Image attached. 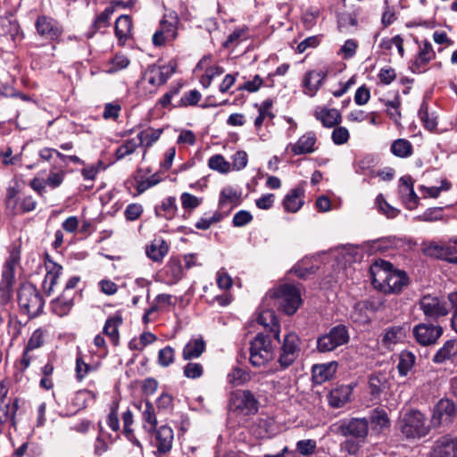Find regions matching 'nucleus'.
I'll use <instances>...</instances> for the list:
<instances>
[{
  "instance_id": "1",
  "label": "nucleus",
  "mask_w": 457,
  "mask_h": 457,
  "mask_svg": "<svg viewBox=\"0 0 457 457\" xmlns=\"http://www.w3.org/2000/svg\"><path fill=\"white\" fill-rule=\"evenodd\" d=\"M372 284L386 294H399L410 283L407 273L386 261H376L370 269Z\"/></svg>"
},
{
  "instance_id": "2",
  "label": "nucleus",
  "mask_w": 457,
  "mask_h": 457,
  "mask_svg": "<svg viewBox=\"0 0 457 457\" xmlns=\"http://www.w3.org/2000/svg\"><path fill=\"white\" fill-rule=\"evenodd\" d=\"M369 431L367 418H351L340 420L337 424L336 432L345 437V440L340 444L341 451L349 455H358L367 441Z\"/></svg>"
},
{
  "instance_id": "3",
  "label": "nucleus",
  "mask_w": 457,
  "mask_h": 457,
  "mask_svg": "<svg viewBox=\"0 0 457 457\" xmlns=\"http://www.w3.org/2000/svg\"><path fill=\"white\" fill-rule=\"evenodd\" d=\"M397 427L407 439H420L428 435L431 430L426 415L419 410H411L404 413L399 419Z\"/></svg>"
},
{
  "instance_id": "4",
  "label": "nucleus",
  "mask_w": 457,
  "mask_h": 457,
  "mask_svg": "<svg viewBox=\"0 0 457 457\" xmlns=\"http://www.w3.org/2000/svg\"><path fill=\"white\" fill-rule=\"evenodd\" d=\"M268 295L276 301L278 308L287 315L295 313L302 303L300 290L292 284H281L270 290Z\"/></svg>"
},
{
  "instance_id": "5",
  "label": "nucleus",
  "mask_w": 457,
  "mask_h": 457,
  "mask_svg": "<svg viewBox=\"0 0 457 457\" xmlns=\"http://www.w3.org/2000/svg\"><path fill=\"white\" fill-rule=\"evenodd\" d=\"M18 303L21 312L29 319H33L43 312L45 301L36 286L32 283H25L19 288Z\"/></svg>"
},
{
  "instance_id": "6",
  "label": "nucleus",
  "mask_w": 457,
  "mask_h": 457,
  "mask_svg": "<svg viewBox=\"0 0 457 457\" xmlns=\"http://www.w3.org/2000/svg\"><path fill=\"white\" fill-rule=\"evenodd\" d=\"M249 361L252 366L259 368L273 359V347L270 336L258 333L250 342Z\"/></svg>"
},
{
  "instance_id": "7",
  "label": "nucleus",
  "mask_w": 457,
  "mask_h": 457,
  "mask_svg": "<svg viewBox=\"0 0 457 457\" xmlns=\"http://www.w3.org/2000/svg\"><path fill=\"white\" fill-rule=\"evenodd\" d=\"M350 340L346 326L339 324L332 327L328 333L317 338V350L320 353H328L346 345Z\"/></svg>"
},
{
  "instance_id": "8",
  "label": "nucleus",
  "mask_w": 457,
  "mask_h": 457,
  "mask_svg": "<svg viewBox=\"0 0 457 457\" xmlns=\"http://www.w3.org/2000/svg\"><path fill=\"white\" fill-rule=\"evenodd\" d=\"M19 261L20 253L12 250L4 264L0 281V303L3 304L6 303L12 296V285L14 282V269Z\"/></svg>"
},
{
  "instance_id": "9",
  "label": "nucleus",
  "mask_w": 457,
  "mask_h": 457,
  "mask_svg": "<svg viewBox=\"0 0 457 457\" xmlns=\"http://www.w3.org/2000/svg\"><path fill=\"white\" fill-rule=\"evenodd\" d=\"M229 409L239 415L255 414L258 411V401L249 390L235 391L229 398Z\"/></svg>"
},
{
  "instance_id": "10",
  "label": "nucleus",
  "mask_w": 457,
  "mask_h": 457,
  "mask_svg": "<svg viewBox=\"0 0 457 457\" xmlns=\"http://www.w3.org/2000/svg\"><path fill=\"white\" fill-rule=\"evenodd\" d=\"M179 19L175 12L164 15L159 24V29L153 35V44L162 46L168 41H173L178 37Z\"/></svg>"
},
{
  "instance_id": "11",
  "label": "nucleus",
  "mask_w": 457,
  "mask_h": 457,
  "mask_svg": "<svg viewBox=\"0 0 457 457\" xmlns=\"http://www.w3.org/2000/svg\"><path fill=\"white\" fill-rule=\"evenodd\" d=\"M456 416V408L453 401L441 399L434 406L430 419L431 428H436L450 425Z\"/></svg>"
},
{
  "instance_id": "12",
  "label": "nucleus",
  "mask_w": 457,
  "mask_h": 457,
  "mask_svg": "<svg viewBox=\"0 0 457 457\" xmlns=\"http://www.w3.org/2000/svg\"><path fill=\"white\" fill-rule=\"evenodd\" d=\"M419 305L426 318L432 320H437L449 313L447 303L436 295L429 294L423 295L419 302Z\"/></svg>"
},
{
  "instance_id": "13",
  "label": "nucleus",
  "mask_w": 457,
  "mask_h": 457,
  "mask_svg": "<svg viewBox=\"0 0 457 457\" xmlns=\"http://www.w3.org/2000/svg\"><path fill=\"white\" fill-rule=\"evenodd\" d=\"M443 328L438 324L421 322L412 328V336L422 346L435 345L443 335Z\"/></svg>"
},
{
  "instance_id": "14",
  "label": "nucleus",
  "mask_w": 457,
  "mask_h": 457,
  "mask_svg": "<svg viewBox=\"0 0 457 457\" xmlns=\"http://www.w3.org/2000/svg\"><path fill=\"white\" fill-rule=\"evenodd\" d=\"M300 352L299 337L295 333L285 336L278 357V363L282 369L291 366L298 357Z\"/></svg>"
},
{
  "instance_id": "15",
  "label": "nucleus",
  "mask_w": 457,
  "mask_h": 457,
  "mask_svg": "<svg viewBox=\"0 0 457 457\" xmlns=\"http://www.w3.org/2000/svg\"><path fill=\"white\" fill-rule=\"evenodd\" d=\"M176 67L177 65L173 62H170L168 64L162 66L154 64L147 68L144 78L150 85L159 87L167 82L175 72Z\"/></svg>"
},
{
  "instance_id": "16",
  "label": "nucleus",
  "mask_w": 457,
  "mask_h": 457,
  "mask_svg": "<svg viewBox=\"0 0 457 457\" xmlns=\"http://www.w3.org/2000/svg\"><path fill=\"white\" fill-rule=\"evenodd\" d=\"M429 457H457V436L446 434L433 444Z\"/></svg>"
},
{
  "instance_id": "17",
  "label": "nucleus",
  "mask_w": 457,
  "mask_h": 457,
  "mask_svg": "<svg viewBox=\"0 0 457 457\" xmlns=\"http://www.w3.org/2000/svg\"><path fill=\"white\" fill-rule=\"evenodd\" d=\"M35 26L38 35L47 40H57L62 34V28L58 21L45 15L37 18Z\"/></svg>"
},
{
  "instance_id": "18",
  "label": "nucleus",
  "mask_w": 457,
  "mask_h": 457,
  "mask_svg": "<svg viewBox=\"0 0 457 457\" xmlns=\"http://www.w3.org/2000/svg\"><path fill=\"white\" fill-rule=\"evenodd\" d=\"M401 245V238L390 236L366 241L362 245V249L369 254L385 253L391 249L398 248Z\"/></svg>"
},
{
  "instance_id": "19",
  "label": "nucleus",
  "mask_w": 457,
  "mask_h": 457,
  "mask_svg": "<svg viewBox=\"0 0 457 457\" xmlns=\"http://www.w3.org/2000/svg\"><path fill=\"white\" fill-rule=\"evenodd\" d=\"M328 73V70L326 68L307 71L303 79L304 93L310 96H314Z\"/></svg>"
},
{
  "instance_id": "20",
  "label": "nucleus",
  "mask_w": 457,
  "mask_h": 457,
  "mask_svg": "<svg viewBox=\"0 0 457 457\" xmlns=\"http://www.w3.org/2000/svg\"><path fill=\"white\" fill-rule=\"evenodd\" d=\"M45 265L46 275L43 281V288L47 295H50L58 282L62 271V267L54 262L47 253L45 254Z\"/></svg>"
},
{
  "instance_id": "21",
  "label": "nucleus",
  "mask_w": 457,
  "mask_h": 457,
  "mask_svg": "<svg viewBox=\"0 0 457 457\" xmlns=\"http://www.w3.org/2000/svg\"><path fill=\"white\" fill-rule=\"evenodd\" d=\"M135 406L141 411L144 429L153 435L158 425L153 403L149 400H145L136 403Z\"/></svg>"
},
{
  "instance_id": "22",
  "label": "nucleus",
  "mask_w": 457,
  "mask_h": 457,
  "mask_svg": "<svg viewBox=\"0 0 457 457\" xmlns=\"http://www.w3.org/2000/svg\"><path fill=\"white\" fill-rule=\"evenodd\" d=\"M75 294V292H62L51 302L52 312L60 317L69 314L74 305Z\"/></svg>"
},
{
  "instance_id": "23",
  "label": "nucleus",
  "mask_w": 457,
  "mask_h": 457,
  "mask_svg": "<svg viewBox=\"0 0 457 457\" xmlns=\"http://www.w3.org/2000/svg\"><path fill=\"white\" fill-rule=\"evenodd\" d=\"M304 190L302 187L291 189L284 197L282 204L285 212H296L303 205Z\"/></svg>"
},
{
  "instance_id": "24",
  "label": "nucleus",
  "mask_w": 457,
  "mask_h": 457,
  "mask_svg": "<svg viewBox=\"0 0 457 457\" xmlns=\"http://www.w3.org/2000/svg\"><path fill=\"white\" fill-rule=\"evenodd\" d=\"M155 446L159 453H166L170 451L173 442V430L169 426H161L155 431Z\"/></svg>"
},
{
  "instance_id": "25",
  "label": "nucleus",
  "mask_w": 457,
  "mask_h": 457,
  "mask_svg": "<svg viewBox=\"0 0 457 457\" xmlns=\"http://www.w3.org/2000/svg\"><path fill=\"white\" fill-rule=\"evenodd\" d=\"M316 135L310 131L303 135L296 143L290 145L291 152L295 155L311 154L315 151L314 145L316 143Z\"/></svg>"
},
{
  "instance_id": "26",
  "label": "nucleus",
  "mask_w": 457,
  "mask_h": 457,
  "mask_svg": "<svg viewBox=\"0 0 457 457\" xmlns=\"http://www.w3.org/2000/svg\"><path fill=\"white\" fill-rule=\"evenodd\" d=\"M369 427L375 433H381L385 428L390 427V419L386 411L381 408H375L370 413Z\"/></svg>"
},
{
  "instance_id": "27",
  "label": "nucleus",
  "mask_w": 457,
  "mask_h": 457,
  "mask_svg": "<svg viewBox=\"0 0 457 457\" xmlns=\"http://www.w3.org/2000/svg\"><path fill=\"white\" fill-rule=\"evenodd\" d=\"M337 369L336 361H330L322 364H316L312 367V379L315 384H322L329 380Z\"/></svg>"
},
{
  "instance_id": "28",
  "label": "nucleus",
  "mask_w": 457,
  "mask_h": 457,
  "mask_svg": "<svg viewBox=\"0 0 457 457\" xmlns=\"http://www.w3.org/2000/svg\"><path fill=\"white\" fill-rule=\"evenodd\" d=\"M352 394V387L349 386H340L333 390L328 395V401L331 407L341 408L348 402Z\"/></svg>"
},
{
  "instance_id": "29",
  "label": "nucleus",
  "mask_w": 457,
  "mask_h": 457,
  "mask_svg": "<svg viewBox=\"0 0 457 457\" xmlns=\"http://www.w3.org/2000/svg\"><path fill=\"white\" fill-rule=\"evenodd\" d=\"M456 354L457 342L454 339H449L436 351L432 358V361L436 364H442L451 361Z\"/></svg>"
},
{
  "instance_id": "30",
  "label": "nucleus",
  "mask_w": 457,
  "mask_h": 457,
  "mask_svg": "<svg viewBox=\"0 0 457 457\" xmlns=\"http://www.w3.org/2000/svg\"><path fill=\"white\" fill-rule=\"evenodd\" d=\"M178 212L175 196H168L162 203L154 207L156 217L163 218L167 220H172Z\"/></svg>"
},
{
  "instance_id": "31",
  "label": "nucleus",
  "mask_w": 457,
  "mask_h": 457,
  "mask_svg": "<svg viewBox=\"0 0 457 457\" xmlns=\"http://www.w3.org/2000/svg\"><path fill=\"white\" fill-rule=\"evenodd\" d=\"M169 252V245L163 239H154L146 246L145 253L153 262H160Z\"/></svg>"
},
{
  "instance_id": "32",
  "label": "nucleus",
  "mask_w": 457,
  "mask_h": 457,
  "mask_svg": "<svg viewBox=\"0 0 457 457\" xmlns=\"http://www.w3.org/2000/svg\"><path fill=\"white\" fill-rule=\"evenodd\" d=\"M387 387V378L384 373H374L369 378V389L372 399H379Z\"/></svg>"
},
{
  "instance_id": "33",
  "label": "nucleus",
  "mask_w": 457,
  "mask_h": 457,
  "mask_svg": "<svg viewBox=\"0 0 457 457\" xmlns=\"http://www.w3.org/2000/svg\"><path fill=\"white\" fill-rule=\"evenodd\" d=\"M205 350V342L203 338L190 339L183 348L182 357L188 361L196 359L202 355Z\"/></svg>"
},
{
  "instance_id": "34",
  "label": "nucleus",
  "mask_w": 457,
  "mask_h": 457,
  "mask_svg": "<svg viewBox=\"0 0 457 457\" xmlns=\"http://www.w3.org/2000/svg\"><path fill=\"white\" fill-rule=\"evenodd\" d=\"M122 317L120 314H116L109 317L104 326L103 333L111 339L114 345L119 344V327L122 324Z\"/></svg>"
},
{
  "instance_id": "35",
  "label": "nucleus",
  "mask_w": 457,
  "mask_h": 457,
  "mask_svg": "<svg viewBox=\"0 0 457 457\" xmlns=\"http://www.w3.org/2000/svg\"><path fill=\"white\" fill-rule=\"evenodd\" d=\"M257 322L265 328H270L274 334V338L279 341V323L273 311L266 310L261 312L257 317Z\"/></svg>"
},
{
  "instance_id": "36",
  "label": "nucleus",
  "mask_w": 457,
  "mask_h": 457,
  "mask_svg": "<svg viewBox=\"0 0 457 457\" xmlns=\"http://www.w3.org/2000/svg\"><path fill=\"white\" fill-rule=\"evenodd\" d=\"M315 117L326 128H332L341 122V114L337 109L323 108L315 112Z\"/></svg>"
},
{
  "instance_id": "37",
  "label": "nucleus",
  "mask_w": 457,
  "mask_h": 457,
  "mask_svg": "<svg viewBox=\"0 0 457 457\" xmlns=\"http://www.w3.org/2000/svg\"><path fill=\"white\" fill-rule=\"evenodd\" d=\"M435 57L436 54L433 50L432 45L430 42L426 40L420 46V51L413 65L419 72H421L420 68L428 64Z\"/></svg>"
},
{
  "instance_id": "38",
  "label": "nucleus",
  "mask_w": 457,
  "mask_h": 457,
  "mask_svg": "<svg viewBox=\"0 0 457 457\" xmlns=\"http://www.w3.org/2000/svg\"><path fill=\"white\" fill-rule=\"evenodd\" d=\"M132 19L129 15H120L115 21V35L120 41H126L131 36Z\"/></svg>"
},
{
  "instance_id": "39",
  "label": "nucleus",
  "mask_w": 457,
  "mask_h": 457,
  "mask_svg": "<svg viewBox=\"0 0 457 457\" xmlns=\"http://www.w3.org/2000/svg\"><path fill=\"white\" fill-rule=\"evenodd\" d=\"M238 195L235 190L230 187L223 188L220 194L219 209L225 210L226 214L237 204Z\"/></svg>"
},
{
  "instance_id": "40",
  "label": "nucleus",
  "mask_w": 457,
  "mask_h": 457,
  "mask_svg": "<svg viewBox=\"0 0 457 457\" xmlns=\"http://www.w3.org/2000/svg\"><path fill=\"white\" fill-rule=\"evenodd\" d=\"M416 363L415 354L409 351L403 350L399 355V362L397 365L398 373L401 377H405L411 370Z\"/></svg>"
},
{
  "instance_id": "41",
  "label": "nucleus",
  "mask_w": 457,
  "mask_h": 457,
  "mask_svg": "<svg viewBox=\"0 0 457 457\" xmlns=\"http://www.w3.org/2000/svg\"><path fill=\"white\" fill-rule=\"evenodd\" d=\"M406 325L393 326L386 328L383 334L382 343L384 345L390 346L400 342L405 336L404 328Z\"/></svg>"
},
{
  "instance_id": "42",
  "label": "nucleus",
  "mask_w": 457,
  "mask_h": 457,
  "mask_svg": "<svg viewBox=\"0 0 457 457\" xmlns=\"http://www.w3.org/2000/svg\"><path fill=\"white\" fill-rule=\"evenodd\" d=\"M421 253L423 255L444 260V244L436 241H426L421 244Z\"/></svg>"
},
{
  "instance_id": "43",
  "label": "nucleus",
  "mask_w": 457,
  "mask_h": 457,
  "mask_svg": "<svg viewBox=\"0 0 457 457\" xmlns=\"http://www.w3.org/2000/svg\"><path fill=\"white\" fill-rule=\"evenodd\" d=\"M166 279L169 284H176L183 277V268L179 261L170 260L166 265Z\"/></svg>"
},
{
  "instance_id": "44",
  "label": "nucleus",
  "mask_w": 457,
  "mask_h": 457,
  "mask_svg": "<svg viewBox=\"0 0 457 457\" xmlns=\"http://www.w3.org/2000/svg\"><path fill=\"white\" fill-rule=\"evenodd\" d=\"M162 133V129H146L137 135V141L140 146L148 148L155 143Z\"/></svg>"
},
{
  "instance_id": "45",
  "label": "nucleus",
  "mask_w": 457,
  "mask_h": 457,
  "mask_svg": "<svg viewBox=\"0 0 457 457\" xmlns=\"http://www.w3.org/2000/svg\"><path fill=\"white\" fill-rule=\"evenodd\" d=\"M367 305L368 304H364L361 302H358L354 304L350 314V318L353 322L367 324L370 321Z\"/></svg>"
},
{
  "instance_id": "46",
  "label": "nucleus",
  "mask_w": 457,
  "mask_h": 457,
  "mask_svg": "<svg viewBox=\"0 0 457 457\" xmlns=\"http://www.w3.org/2000/svg\"><path fill=\"white\" fill-rule=\"evenodd\" d=\"M391 152L397 157L406 158L411 155L412 145L408 140L399 138L391 145Z\"/></svg>"
},
{
  "instance_id": "47",
  "label": "nucleus",
  "mask_w": 457,
  "mask_h": 457,
  "mask_svg": "<svg viewBox=\"0 0 457 457\" xmlns=\"http://www.w3.org/2000/svg\"><path fill=\"white\" fill-rule=\"evenodd\" d=\"M113 12L114 7L108 6L98 16H96L92 26L94 31L88 35V37H91L97 30L109 27L110 18Z\"/></svg>"
},
{
  "instance_id": "48",
  "label": "nucleus",
  "mask_w": 457,
  "mask_h": 457,
  "mask_svg": "<svg viewBox=\"0 0 457 457\" xmlns=\"http://www.w3.org/2000/svg\"><path fill=\"white\" fill-rule=\"evenodd\" d=\"M122 420H123V431L122 432L125 435V436L130 442H132L134 445L140 446V443L136 438V436L134 435V431L131 428V426H132V424L134 422V420H133V413H132V411L130 410H127L122 414Z\"/></svg>"
},
{
  "instance_id": "49",
  "label": "nucleus",
  "mask_w": 457,
  "mask_h": 457,
  "mask_svg": "<svg viewBox=\"0 0 457 457\" xmlns=\"http://www.w3.org/2000/svg\"><path fill=\"white\" fill-rule=\"evenodd\" d=\"M251 379L249 372L236 367L228 374V382L233 386H241Z\"/></svg>"
},
{
  "instance_id": "50",
  "label": "nucleus",
  "mask_w": 457,
  "mask_h": 457,
  "mask_svg": "<svg viewBox=\"0 0 457 457\" xmlns=\"http://www.w3.org/2000/svg\"><path fill=\"white\" fill-rule=\"evenodd\" d=\"M210 169L226 174L230 170L231 164L221 154L212 155L209 161Z\"/></svg>"
},
{
  "instance_id": "51",
  "label": "nucleus",
  "mask_w": 457,
  "mask_h": 457,
  "mask_svg": "<svg viewBox=\"0 0 457 457\" xmlns=\"http://www.w3.org/2000/svg\"><path fill=\"white\" fill-rule=\"evenodd\" d=\"M419 117L424 127L428 130H433L437 125L436 117L428 113V105L426 102H422L420 107Z\"/></svg>"
},
{
  "instance_id": "52",
  "label": "nucleus",
  "mask_w": 457,
  "mask_h": 457,
  "mask_svg": "<svg viewBox=\"0 0 457 457\" xmlns=\"http://www.w3.org/2000/svg\"><path fill=\"white\" fill-rule=\"evenodd\" d=\"M181 205L186 212L191 213L195 208H197L202 204V198H198L197 196L184 192L180 195Z\"/></svg>"
},
{
  "instance_id": "53",
  "label": "nucleus",
  "mask_w": 457,
  "mask_h": 457,
  "mask_svg": "<svg viewBox=\"0 0 457 457\" xmlns=\"http://www.w3.org/2000/svg\"><path fill=\"white\" fill-rule=\"evenodd\" d=\"M201 98V93L196 89H193L185 93L183 96L180 98L179 104L177 105H174V107L195 106L199 103Z\"/></svg>"
},
{
  "instance_id": "54",
  "label": "nucleus",
  "mask_w": 457,
  "mask_h": 457,
  "mask_svg": "<svg viewBox=\"0 0 457 457\" xmlns=\"http://www.w3.org/2000/svg\"><path fill=\"white\" fill-rule=\"evenodd\" d=\"M129 60L123 54H116L112 61L109 62L107 73H115L127 68L129 64Z\"/></svg>"
},
{
  "instance_id": "55",
  "label": "nucleus",
  "mask_w": 457,
  "mask_h": 457,
  "mask_svg": "<svg viewBox=\"0 0 457 457\" xmlns=\"http://www.w3.org/2000/svg\"><path fill=\"white\" fill-rule=\"evenodd\" d=\"M66 172L60 169L57 170L55 168H52L48 177L45 179L46 186L51 188H56L63 182Z\"/></svg>"
},
{
  "instance_id": "56",
  "label": "nucleus",
  "mask_w": 457,
  "mask_h": 457,
  "mask_svg": "<svg viewBox=\"0 0 457 457\" xmlns=\"http://www.w3.org/2000/svg\"><path fill=\"white\" fill-rule=\"evenodd\" d=\"M92 370H94V368L91 365H89L84 361L81 353H78V355L76 357V367H75L77 380L82 381L86 378V376Z\"/></svg>"
},
{
  "instance_id": "57",
  "label": "nucleus",
  "mask_w": 457,
  "mask_h": 457,
  "mask_svg": "<svg viewBox=\"0 0 457 457\" xmlns=\"http://www.w3.org/2000/svg\"><path fill=\"white\" fill-rule=\"evenodd\" d=\"M317 443L313 439H303L296 443V451L303 456H311L315 453Z\"/></svg>"
},
{
  "instance_id": "58",
  "label": "nucleus",
  "mask_w": 457,
  "mask_h": 457,
  "mask_svg": "<svg viewBox=\"0 0 457 457\" xmlns=\"http://www.w3.org/2000/svg\"><path fill=\"white\" fill-rule=\"evenodd\" d=\"M386 106L387 114L391 119L395 121H398L401 119L400 106H401V99L397 95L394 100H387L384 102Z\"/></svg>"
},
{
  "instance_id": "59",
  "label": "nucleus",
  "mask_w": 457,
  "mask_h": 457,
  "mask_svg": "<svg viewBox=\"0 0 457 457\" xmlns=\"http://www.w3.org/2000/svg\"><path fill=\"white\" fill-rule=\"evenodd\" d=\"M175 352L171 346H165L158 353V364L162 367H168L174 362Z\"/></svg>"
},
{
  "instance_id": "60",
  "label": "nucleus",
  "mask_w": 457,
  "mask_h": 457,
  "mask_svg": "<svg viewBox=\"0 0 457 457\" xmlns=\"http://www.w3.org/2000/svg\"><path fill=\"white\" fill-rule=\"evenodd\" d=\"M138 146L140 145L137 139L132 138L127 140L123 145L118 147L116 150V156L118 159H122L125 156L133 154Z\"/></svg>"
},
{
  "instance_id": "61",
  "label": "nucleus",
  "mask_w": 457,
  "mask_h": 457,
  "mask_svg": "<svg viewBox=\"0 0 457 457\" xmlns=\"http://www.w3.org/2000/svg\"><path fill=\"white\" fill-rule=\"evenodd\" d=\"M245 38H246V29L244 28L236 29L228 36L227 39L223 43V47L228 48L236 46L240 40Z\"/></svg>"
},
{
  "instance_id": "62",
  "label": "nucleus",
  "mask_w": 457,
  "mask_h": 457,
  "mask_svg": "<svg viewBox=\"0 0 457 457\" xmlns=\"http://www.w3.org/2000/svg\"><path fill=\"white\" fill-rule=\"evenodd\" d=\"M184 376L195 379L200 378L204 373V368L202 364L196 362H188L183 370Z\"/></svg>"
},
{
  "instance_id": "63",
  "label": "nucleus",
  "mask_w": 457,
  "mask_h": 457,
  "mask_svg": "<svg viewBox=\"0 0 457 457\" xmlns=\"http://www.w3.org/2000/svg\"><path fill=\"white\" fill-rule=\"evenodd\" d=\"M349 131L345 127H337L334 129L331 134L332 141L335 145H343L349 140Z\"/></svg>"
},
{
  "instance_id": "64",
  "label": "nucleus",
  "mask_w": 457,
  "mask_h": 457,
  "mask_svg": "<svg viewBox=\"0 0 457 457\" xmlns=\"http://www.w3.org/2000/svg\"><path fill=\"white\" fill-rule=\"evenodd\" d=\"M448 303L453 310V316L451 320L452 328L457 333V292L453 291L447 295Z\"/></svg>"
}]
</instances>
